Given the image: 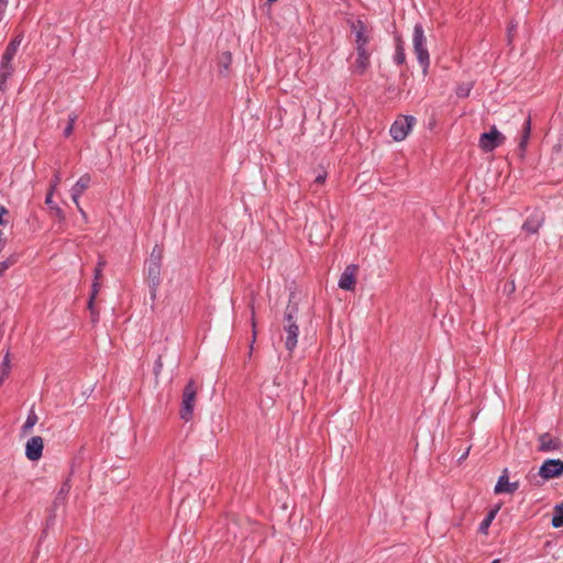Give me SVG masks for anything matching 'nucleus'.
<instances>
[{
    "label": "nucleus",
    "instance_id": "nucleus-1",
    "mask_svg": "<svg viewBox=\"0 0 563 563\" xmlns=\"http://www.w3.org/2000/svg\"><path fill=\"white\" fill-rule=\"evenodd\" d=\"M346 23L355 35L356 58L352 66V73L362 76L371 66L372 51L368 48V45L372 40L373 30L361 19H349Z\"/></svg>",
    "mask_w": 563,
    "mask_h": 563
},
{
    "label": "nucleus",
    "instance_id": "nucleus-2",
    "mask_svg": "<svg viewBox=\"0 0 563 563\" xmlns=\"http://www.w3.org/2000/svg\"><path fill=\"white\" fill-rule=\"evenodd\" d=\"M298 306L288 305L284 313V331L286 332L285 347L290 353L296 349L299 335L297 323Z\"/></svg>",
    "mask_w": 563,
    "mask_h": 563
},
{
    "label": "nucleus",
    "instance_id": "nucleus-3",
    "mask_svg": "<svg viewBox=\"0 0 563 563\" xmlns=\"http://www.w3.org/2000/svg\"><path fill=\"white\" fill-rule=\"evenodd\" d=\"M412 44L415 54L417 55V59L420 66L422 67V73L423 75H427L430 65V55L427 48V38L424 35V30L420 23H417L413 26Z\"/></svg>",
    "mask_w": 563,
    "mask_h": 563
},
{
    "label": "nucleus",
    "instance_id": "nucleus-4",
    "mask_svg": "<svg viewBox=\"0 0 563 563\" xmlns=\"http://www.w3.org/2000/svg\"><path fill=\"white\" fill-rule=\"evenodd\" d=\"M197 393L198 387L195 380L190 379L183 390L181 406L179 410V416L185 421H189L192 418Z\"/></svg>",
    "mask_w": 563,
    "mask_h": 563
},
{
    "label": "nucleus",
    "instance_id": "nucleus-5",
    "mask_svg": "<svg viewBox=\"0 0 563 563\" xmlns=\"http://www.w3.org/2000/svg\"><path fill=\"white\" fill-rule=\"evenodd\" d=\"M416 124V118L412 115H400L391 124L389 133L391 137L399 142L407 137L412 126Z\"/></svg>",
    "mask_w": 563,
    "mask_h": 563
},
{
    "label": "nucleus",
    "instance_id": "nucleus-6",
    "mask_svg": "<svg viewBox=\"0 0 563 563\" xmlns=\"http://www.w3.org/2000/svg\"><path fill=\"white\" fill-rule=\"evenodd\" d=\"M505 140V135L493 125L488 132L481 134L478 144L485 153H489L500 146Z\"/></svg>",
    "mask_w": 563,
    "mask_h": 563
},
{
    "label": "nucleus",
    "instance_id": "nucleus-7",
    "mask_svg": "<svg viewBox=\"0 0 563 563\" xmlns=\"http://www.w3.org/2000/svg\"><path fill=\"white\" fill-rule=\"evenodd\" d=\"M563 474V461L559 459H549L543 462L539 470V475L543 479L558 478Z\"/></svg>",
    "mask_w": 563,
    "mask_h": 563
},
{
    "label": "nucleus",
    "instance_id": "nucleus-8",
    "mask_svg": "<svg viewBox=\"0 0 563 563\" xmlns=\"http://www.w3.org/2000/svg\"><path fill=\"white\" fill-rule=\"evenodd\" d=\"M161 267L159 264L147 263V282L152 300L156 298L157 289L161 285Z\"/></svg>",
    "mask_w": 563,
    "mask_h": 563
},
{
    "label": "nucleus",
    "instance_id": "nucleus-9",
    "mask_svg": "<svg viewBox=\"0 0 563 563\" xmlns=\"http://www.w3.org/2000/svg\"><path fill=\"white\" fill-rule=\"evenodd\" d=\"M357 265L351 264L345 267L339 279V287L343 290H354L356 284Z\"/></svg>",
    "mask_w": 563,
    "mask_h": 563
},
{
    "label": "nucleus",
    "instance_id": "nucleus-10",
    "mask_svg": "<svg viewBox=\"0 0 563 563\" xmlns=\"http://www.w3.org/2000/svg\"><path fill=\"white\" fill-rule=\"evenodd\" d=\"M44 442L40 435H34L27 440L25 445V455L30 461H37L42 457Z\"/></svg>",
    "mask_w": 563,
    "mask_h": 563
},
{
    "label": "nucleus",
    "instance_id": "nucleus-11",
    "mask_svg": "<svg viewBox=\"0 0 563 563\" xmlns=\"http://www.w3.org/2000/svg\"><path fill=\"white\" fill-rule=\"evenodd\" d=\"M91 183V177L88 174L82 175L76 184L71 188V199L76 206H78L79 197L84 194L86 189L89 188Z\"/></svg>",
    "mask_w": 563,
    "mask_h": 563
},
{
    "label": "nucleus",
    "instance_id": "nucleus-12",
    "mask_svg": "<svg viewBox=\"0 0 563 563\" xmlns=\"http://www.w3.org/2000/svg\"><path fill=\"white\" fill-rule=\"evenodd\" d=\"M560 440L553 438L549 432L542 433L539 435V451L541 452H550L559 450Z\"/></svg>",
    "mask_w": 563,
    "mask_h": 563
},
{
    "label": "nucleus",
    "instance_id": "nucleus-13",
    "mask_svg": "<svg viewBox=\"0 0 563 563\" xmlns=\"http://www.w3.org/2000/svg\"><path fill=\"white\" fill-rule=\"evenodd\" d=\"M530 135H531V119H530V117H527L522 124L521 136H520V141L518 144V151H519V154L521 157H523V155L526 153Z\"/></svg>",
    "mask_w": 563,
    "mask_h": 563
},
{
    "label": "nucleus",
    "instance_id": "nucleus-14",
    "mask_svg": "<svg viewBox=\"0 0 563 563\" xmlns=\"http://www.w3.org/2000/svg\"><path fill=\"white\" fill-rule=\"evenodd\" d=\"M14 71V67L12 62H5V59H1L0 62V92H3L7 89V80L12 76Z\"/></svg>",
    "mask_w": 563,
    "mask_h": 563
},
{
    "label": "nucleus",
    "instance_id": "nucleus-15",
    "mask_svg": "<svg viewBox=\"0 0 563 563\" xmlns=\"http://www.w3.org/2000/svg\"><path fill=\"white\" fill-rule=\"evenodd\" d=\"M23 40L22 34L15 35L8 44V46L4 49V53L2 55L1 59H5V62H12L14 56L16 55L18 48L21 45Z\"/></svg>",
    "mask_w": 563,
    "mask_h": 563
},
{
    "label": "nucleus",
    "instance_id": "nucleus-16",
    "mask_svg": "<svg viewBox=\"0 0 563 563\" xmlns=\"http://www.w3.org/2000/svg\"><path fill=\"white\" fill-rule=\"evenodd\" d=\"M543 219L541 217L533 214L523 222L522 229L529 234H534L539 231Z\"/></svg>",
    "mask_w": 563,
    "mask_h": 563
},
{
    "label": "nucleus",
    "instance_id": "nucleus-17",
    "mask_svg": "<svg viewBox=\"0 0 563 563\" xmlns=\"http://www.w3.org/2000/svg\"><path fill=\"white\" fill-rule=\"evenodd\" d=\"M232 63V55L230 52H222L218 56V71L220 75L227 76Z\"/></svg>",
    "mask_w": 563,
    "mask_h": 563
},
{
    "label": "nucleus",
    "instance_id": "nucleus-18",
    "mask_svg": "<svg viewBox=\"0 0 563 563\" xmlns=\"http://www.w3.org/2000/svg\"><path fill=\"white\" fill-rule=\"evenodd\" d=\"M70 481L67 478L62 485H60V488L59 490L57 492V495L55 497V500H54V504L55 506L59 505V504H64L68 494H69V490H70Z\"/></svg>",
    "mask_w": 563,
    "mask_h": 563
},
{
    "label": "nucleus",
    "instance_id": "nucleus-19",
    "mask_svg": "<svg viewBox=\"0 0 563 563\" xmlns=\"http://www.w3.org/2000/svg\"><path fill=\"white\" fill-rule=\"evenodd\" d=\"M551 523L554 528L563 527V503L554 507Z\"/></svg>",
    "mask_w": 563,
    "mask_h": 563
},
{
    "label": "nucleus",
    "instance_id": "nucleus-20",
    "mask_svg": "<svg viewBox=\"0 0 563 563\" xmlns=\"http://www.w3.org/2000/svg\"><path fill=\"white\" fill-rule=\"evenodd\" d=\"M10 369H11L10 354H9V352H7V354L3 357L2 363L0 365V385H2L3 382L5 380V378L9 376Z\"/></svg>",
    "mask_w": 563,
    "mask_h": 563
},
{
    "label": "nucleus",
    "instance_id": "nucleus-21",
    "mask_svg": "<svg viewBox=\"0 0 563 563\" xmlns=\"http://www.w3.org/2000/svg\"><path fill=\"white\" fill-rule=\"evenodd\" d=\"M162 261H163V247L161 245L156 244L152 249V252L150 254L147 263L162 265Z\"/></svg>",
    "mask_w": 563,
    "mask_h": 563
},
{
    "label": "nucleus",
    "instance_id": "nucleus-22",
    "mask_svg": "<svg viewBox=\"0 0 563 563\" xmlns=\"http://www.w3.org/2000/svg\"><path fill=\"white\" fill-rule=\"evenodd\" d=\"M509 484L508 471L504 470L503 474L499 476L497 484L494 488L495 494L505 493V488H507Z\"/></svg>",
    "mask_w": 563,
    "mask_h": 563
},
{
    "label": "nucleus",
    "instance_id": "nucleus-23",
    "mask_svg": "<svg viewBox=\"0 0 563 563\" xmlns=\"http://www.w3.org/2000/svg\"><path fill=\"white\" fill-rule=\"evenodd\" d=\"M498 512V508L490 510L487 516L483 519V521L479 525L478 531L481 533H486L489 526L492 525V521L495 519L496 515Z\"/></svg>",
    "mask_w": 563,
    "mask_h": 563
},
{
    "label": "nucleus",
    "instance_id": "nucleus-24",
    "mask_svg": "<svg viewBox=\"0 0 563 563\" xmlns=\"http://www.w3.org/2000/svg\"><path fill=\"white\" fill-rule=\"evenodd\" d=\"M36 422H37V416L34 410H31L27 415V418H26L24 424L22 426V432L24 434L31 432L32 428L36 424Z\"/></svg>",
    "mask_w": 563,
    "mask_h": 563
},
{
    "label": "nucleus",
    "instance_id": "nucleus-25",
    "mask_svg": "<svg viewBox=\"0 0 563 563\" xmlns=\"http://www.w3.org/2000/svg\"><path fill=\"white\" fill-rule=\"evenodd\" d=\"M59 183H60V175H59V172H56L55 175H54V178H53V180L51 183V186H49V189L47 191L46 198H45V203L46 205H51L52 198H53L54 192H55V189H56V187L58 186Z\"/></svg>",
    "mask_w": 563,
    "mask_h": 563
},
{
    "label": "nucleus",
    "instance_id": "nucleus-26",
    "mask_svg": "<svg viewBox=\"0 0 563 563\" xmlns=\"http://www.w3.org/2000/svg\"><path fill=\"white\" fill-rule=\"evenodd\" d=\"M394 60L397 65H402L406 62V53L401 41L399 40L396 45Z\"/></svg>",
    "mask_w": 563,
    "mask_h": 563
},
{
    "label": "nucleus",
    "instance_id": "nucleus-27",
    "mask_svg": "<svg viewBox=\"0 0 563 563\" xmlns=\"http://www.w3.org/2000/svg\"><path fill=\"white\" fill-rule=\"evenodd\" d=\"M78 119V114L75 112L69 113L67 124L63 131L65 137H69L74 130V124Z\"/></svg>",
    "mask_w": 563,
    "mask_h": 563
},
{
    "label": "nucleus",
    "instance_id": "nucleus-28",
    "mask_svg": "<svg viewBox=\"0 0 563 563\" xmlns=\"http://www.w3.org/2000/svg\"><path fill=\"white\" fill-rule=\"evenodd\" d=\"M49 210L52 212H54V214L56 216V218H58L59 221H64L65 220V213L63 211L62 208H59L53 200L51 202V205H46Z\"/></svg>",
    "mask_w": 563,
    "mask_h": 563
},
{
    "label": "nucleus",
    "instance_id": "nucleus-29",
    "mask_svg": "<svg viewBox=\"0 0 563 563\" xmlns=\"http://www.w3.org/2000/svg\"><path fill=\"white\" fill-rule=\"evenodd\" d=\"M16 263V257L14 255L9 256L5 261L0 263V276L12 265Z\"/></svg>",
    "mask_w": 563,
    "mask_h": 563
},
{
    "label": "nucleus",
    "instance_id": "nucleus-30",
    "mask_svg": "<svg viewBox=\"0 0 563 563\" xmlns=\"http://www.w3.org/2000/svg\"><path fill=\"white\" fill-rule=\"evenodd\" d=\"M471 89H472V85H470V84L460 85L456 88V96L460 98H466V97H468Z\"/></svg>",
    "mask_w": 563,
    "mask_h": 563
},
{
    "label": "nucleus",
    "instance_id": "nucleus-31",
    "mask_svg": "<svg viewBox=\"0 0 563 563\" xmlns=\"http://www.w3.org/2000/svg\"><path fill=\"white\" fill-rule=\"evenodd\" d=\"M99 289H100L99 280H93L92 286H91V294H90V297L88 300L89 306H92V303L95 302L96 297L99 292Z\"/></svg>",
    "mask_w": 563,
    "mask_h": 563
},
{
    "label": "nucleus",
    "instance_id": "nucleus-32",
    "mask_svg": "<svg viewBox=\"0 0 563 563\" xmlns=\"http://www.w3.org/2000/svg\"><path fill=\"white\" fill-rule=\"evenodd\" d=\"M162 368H163L162 355H158L155 361L154 368H153V373H154L155 377L159 376Z\"/></svg>",
    "mask_w": 563,
    "mask_h": 563
},
{
    "label": "nucleus",
    "instance_id": "nucleus-33",
    "mask_svg": "<svg viewBox=\"0 0 563 563\" xmlns=\"http://www.w3.org/2000/svg\"><path fill=\"white\" fill-rule=\"evenodd\" d=\"M88 310L90 312L92 323H97L99 320V311L96 309L95 302L92 303V306L88 305Z\"/></svg>",
    "mask_w": 563,
    "mask_h": 563
},
{
    "label": "nucleus",
    "instance_id": "nucleus-34",
    "mask_svg": "<svg viewBox=\"0 0 563 563\" xmlns=\"http://www.w3.org/2000/svg\"><path fill=\"white\" fill-rule=\"evenodd\" d=\"M517 27H518L517 23H514L512 21L509 23L508 29H507V36H508L509 43H511L514 34L517 31Z\"/></svg>",
    "mask_w": 563,
    "mask_h": 563
},
{
    "label": "nucleus",
    "instance_id": "nucleus-35",
    "mask_svg": "<svg viewBox=\"0 0 563 563\" xmlns=\"http://www.w3.org/2000/svg\"><path fill=\"white\" fill-rule=\"evenodd\" d=\"M103 265H104V262H101V261L97 264V266L95 268V279L93 280H99V278L101 277Z\"/></svg>",
    "mask_w": 563,
    "mask_h": 563
},
{
    "label": "nucleus",
    "instance_id": "nucleus-36",
    "mask_svg": "<svg viewBox=\"0 0 563 563\" xmlns=\"http://www.w3.org/2000/svg\"><path fill=\"white\" fill-rule=\"evenodd\" d=\"M519 488L518 482H512L508 484L507 488H505V493L512 494Z\"/></svg>",
    "mask_w": 563,
    "mask_h": 563
},
{
    "label": "nucleus",
    "instance_id": "nucleus-37",
    "mask_svg": "<svg viewBox=\"0 0 563 563\" xmlns=\"http://www.w3.org/2000/svg\"><path fill=\"white\" fill-rule=\"evenodd\" d=\"M9 1L0 0V21L3 20Z\"/></svg>",
    "mask_w": 563,
    "mask_h": 563
},
{
    "label": "nucleus",
    "instance_id": "nucleus-38",
    "mask_svg": "<svg viewBox=\"0 0 563 563\" xmlns=\"http://www.w3.org/2000/svg\"><path fill=\"white\" fill-rule=\"evenodd\" d=\"M8 209L4 206H0V225L4 224L3 216L8 214Z\"/></svg>",
    "mask_w": 563,
    "mask_h": 563
},
{
    "label": "nucleus",
    "instance_id": "nucleus-39",
    "mask_svg": "<svg viewBox=\"0 0 563 563\" xmlns=\"http://www.w3.org/2000/svg\"><path fill=\"white\" fill-rule=\"evenodd\" d=\"M325 177H327V174L323 173V174H319L316 179H314V183L316 184H323L325 181Z\"/></svg>",
    "mask_w": 563,
    "mask_h": 563
},
{
    "label": "nucleus",
    "instance_id": "nucleus-40",
    "mask_svg": "<svg viewBox=\"0 0 563 563\" xmlns=\"http://www.w3.org/2000/svg\"><path fill=\"white\" fill-rule=\"evenodd\" d=\"M251 310H252L253 338H255V334H256L255 330H254V328H255V311H254V307L253 306H251Z\"/></svg>",
    "mask_w": 563,
    "mask_h": 563
},
{
    "label": "nucleus",
    "instance_id": "nucleus-41",
    "mask_svg": "<svg viewBox=\"0 0 563 563\" xmlns=\"http://www.w3.org/2000/svg\"><path fill=\"white\" fill-rule=\"evenodd\" d=\"M78 211L82 214L84 218H86V212L84 211V209L80 207V205L78 203V206H76Z\"/></svg>",
    "mask_w": 563,
    "mask_h": 563
},
{
    "label": "nucleus",
    "instance_id": "nucleus-42",
    "mask_svg": "<svg viewBox=\"0 0 563 563\" xmlns=\"http://www.w3.org/2000/svg\"><path fill=\"white\" fill-rule=\"evenodd\" d=\"M267 3L271 5L273 2H275L276 0H266Z\"/></svg>",
    "mask_w": 563,
    "mask_h": 563
},
{
    "label": "nucleus",
    "instance_id": "nucleus-43",
    "mask_svg": "<svg viewBox=\"0 0 563 563\" xmlns=\"http://www.w3.org/2000/svg\"><path fill=\"white\" fill-rule=\"evenodd\" d=\"M492 563H499V560H494Z\"/></svg>",
    "mask_w": 563,
    "mask_h": 563
}]
</instances>
